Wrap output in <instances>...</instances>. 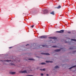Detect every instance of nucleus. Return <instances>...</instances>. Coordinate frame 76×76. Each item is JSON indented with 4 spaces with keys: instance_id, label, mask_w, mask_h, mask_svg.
<instances>
[{
    "instance_id": "nucleus-1",
    "label": "nucleus",
    "mask_w": 76,
    "mask_h": 76,
    "mask_svg": "<svg viewBox=\"0 0 76 76\" xmlns=\"http://www.w3.org/2000/svg\"><path fill=\"white\" fill-rule=\"evenodd\" d=\"M49 39H57V37H49L48 38Z\"/></svg>"
},
{
    "instance_id": "nucleus-34",
    "label": "nucleus",
    "mask_w": 76,
    "mask_h": 76,
    "mask_svg": "<svg viewBox=\"0 0 76 76\" xmlns=\"http://www.w3.org/2000/svg\"><path fill=\"white\" fill-rule=\"evenodd\" d=\"M27 45H29V44H27L26 45V46H27Z\"/></svg>"
},
{
    "instance_id": "nucleus-9",
    "label": "nucleus",
    "mask_w": 76,
    "mask_h": 76,
    "mask_svg": "<svg viewBox=\"0 0 76 76\" xmlns=\"http://www.w3.org/2000/svg\"><path fill=\"white\" fill-rule=\"evenodd\" d=\"M55 8L60 9V8H61V6L60 5H59L58 7H56Z\"/></svg>"
},
{
    "instance_id": "nucleus-27",
    "label": "nucleus",
    "mask_w": 76,
    "mask_h": 76,
    "mask_svg": "<svg viewBox=\"0 0 76 76\" xmlns=\"http://www.w3.org/2000/svg\"><path fill=\"white\" fill-rule=\"evenodd\" d=\"M40 70L41 71H42L43 70V69H40Z\"/></svg>"
},
{
    "instance_id": "nucleus-3",
    "label": "nucleus",
    "mask_w": 76,
    "mask_h": 76,
    "mask_svg": "<svg viewBox=\"0 0 76 76\" xmlns=\"http://www.w3.org/2000/svg\"><path fill=\"white\" fill-rule=\"evenodd\" d=\"M20 73H27V71L26 70H24L23 71H20Z\"/></svg>"
},
{
    "instance_id": "nucleus-23",
    "label": "nucleus",
    "mask_w": 76,
    "mask_h": 76,
    "mask_svg": "<svg viewBox=\"0 0 76 76\" xmlns=\"http://www.w3.org/2000/svg\"><path fill=\"white\" fill-rule=\"evenodd\" d=\"M42 47H45V45H42Z\"/></svg>"
},
{
    "instance_id": "nucleus-16",
    "label": "nucleus",
    "mask_w": 76,
    "mask_h": 76,
    "mask_svg": "<svg viewBox=\"0 0 76 76\" xmlns=\"http://www.w3.org/2000/svg\"><path fill=\"white\" fill-rule=\"evenodd\" d=\"M71 40L72 41H75V42H76V39H71Z\"/></svg>"
},
{
    "instance_id": "nucleus-35",
    "label": "nucleus",
    "mask_w": 76,
    "mask_h": 76,
    "mask_svg": "<svg viewBox=\"0 0 76 76\" xmlns=\"http://www.w3.org/2000/svg\"><path fill=\"white\" fill-rule=\"evenodd\" d=\"M67 42H65V43H67Z\"/></svg>"
},
{
    "instance_id": "nucleus-32",
    "label": "nucleus",
    "mask_w": 76,
    "mask_h": 76,
    "mask_svg": "<svg viewBox=\"0 0 76 76\" xmlns=\"http://www.w3.org/2000/svg\"><path fill=\"white\" fill-rule=\"evenodd\" d=\"M68 33H69V34H70L71 32H68Z\"/></svg>"
},
{
    "instance_id": "nucleus-4",
    "label": "nucleus",
    "mask_w": 76,
    "mask_h": 76,
    "mask_svg": "<svg viewBox=\"0 0 76 76\" xmlns=\"http://www.w3.org/2000/svg\"><path fill=\"white\" fill-rule=\"evenodd\" d=\"M41 54H44V55H47L48 56H49V55H50V54L49 53H41Z\"/></svg>"
},
{
    "instance_id": "nucleus-10",
    "label": "nucleus",
    "mask_w": 76,
    "mask_h": 76,
    "mask_svg": "<svg viewBox=\"0 0 76 76\" xmlns=\"http://www.w3.org/2000/svg\"><path fill=\"white\" fill-rule=\"evenodd\" d=\"M40 64H42V65H44L45 64V63L44 62H42Z\"/></svg>"
},
{
    "instance_id": "nucleus-22",
    "label": "nucleus",
    "mask_w": 76,
    "mask_h": 76,
    "mask_svg": "<svg viewBox=\"0 0 76 76\" xmlns=\"http://www.w3.org/2000/svg\"><path fill=\"white\" fill-rule=\"evenodd\" d=\"M56 32H57V33H60V31H56Z\"/></svg>"
},
{
    "instance_id": "nucleus-30",
    "label": "nucleus",
    "mask_w": 76,
    "mask_h": 76,
    "mask_svg": "<svg viewBox=\"0 0 76 76\" xmlns=\"http://www.w3.org/2000/svg\"><path fill=\"white\" fill-rule=\"evenodd\" d=\"M46 76H49V75H48V74H46Z\"/></svg>"
},
{
    "instance_id": "nucleus-7",
    "label": "nucleus",
    "mask_w": 76,
    "mask_h": 76,
    "mask_svg": "<svg viewBox=\"0 0 76 76\" xmlns=\"http://www.w3.org/2000/svg\"><path fill=\"white\" fill-rule=\"evenodd\" d=\"M50 14L53 15H54V11L52 12H50Z\"/></svg>"
},
{
    "instance_id": "nucleus-8",
    "label": "nucleus",
    "mask_w": 76,
    "mask_h": 76,
    "mask_svg": "<svg viewBox=\"0 0 76 76\" xmlns=\"http://www.w3.org/2000/svg\"><path fill=\"white\" fill-rule=\"evenodd\" d=\"M15 73V72H10V74H11L12 75H14Z\"/></svg>"
},
{
    "instance_id": "nucleus-33",
    "label": "nucleus",
    "mask_w": 76,
    "mask_h": 76,
    "mask_svg": "<svg viewBox=\"0 0 76 76\" xmlns=\"http://www.w3.org/2000/svg\"><path fill=\"white\" fill-rule=\"evenodd\" d=\"M12 64V65H14V64Z\"/></svg>"
},
{
    "instance_id": "nucleus-13",
    "label": "nucleus",
    "mask_w": 76,
    "mask_h": 76,
    "mask_svg": "<svg viewBox=\"0 0 76 76\" xmlns=\"http://www.w3.org/2000/svg\"><path fill=\"white\" fill-rule=\"evenodd\" d=\"M52 47H53V48H58V47H57V46H52Z\"/></svg>"
},
{
    "instance_id": "nucleus-21",
    "label": "nucleus",
    "mask_w": 76,
    "mask_h": 76,
    "mask_svg": "<svg viewBox=\"0 0 76 76\" xmlns=\"http://www.w3.org/2000/svg\"><path fill=\"white\" fill-rule=\"evenodd\" d=\"M26 76H34V75H26Z\"/></svg>"
},
{
    "instance_id": "nucleus-12",
    "label": "nucleus",
    "mask_w": 76,
    "mask_h": 76,
    "mask_svg": "<svg viewBox=\"0 0 76 76\" xmlns=\"http://www.w3.org/2000/svg\"><path fill=\"white\" fill-rule=\"evenodd\" d=\"M55 69H58L59 67L58 66H56L55 67Z\"/></svg>"
},
{
    "instance_id": "nucleus-29",
    "label": "nucleus",
    "mask_w": 76,
    "mask_h": 76,
    "mask_svg": "<svg viewBox=\"0 0 76 76\" xmlns=\"http://www.w3.org/2000/svg\"><path fill=\"white\" fill-rule=\"evenodd\" d=\"M43 71H45V69H43Z\"/></svg>"
},
{
    "instance_id": "nucleus-20",
    "label": "nucleus",
    "mask_w": 76,
    "mask_h": 76,
    "mask_svg": "<svg viewBox=\"0 0 76 76\" xmlns=\"http://www.w3.org/2000/svg\"><path fill=\"white\" fill-rule=\"evenodd\" d=\"M76 52V51H73V54H75V53Z\"/></svg>"
},
{
    "instance_id": "nucleus-17",
    "label": "nucleus",
    "mask_w": 76,
    "mask_h": 76,
    "mask_svg": "<svg viewBox=\"0 0 76 76\" xmlns=\"http://www.w3.org/2000/svg\"><path fill=\"white\" fill-rule=\"evenodd\" d=\"M28 60H33V61L34 60V59H32V58H29V59H28Z\"/></svg>"
},
{
    "instance_id": "nucleus-25",
    "label": "nucleus",
    "mask_w": 76,
    "mask_h": 76,
    "mask_svg": "<svg viewBox=\"0 0 76 76\" xmlns=\"http://www.w3.org/2000/svg\"><path fill=\"white\" fill-rule=\"evenodd\" d=\"M34 25H33L32 26H31V28H34Z\"/></svg>"
},
{
    "instance_id": "nucleus-2",
    "label": "nucleus",
    "mask_w": 76,
    "mask_h": 76,
    "mask_svg": "<svg viewBox=\"0 0 76 76\" xmlns=\"http://www.w3.org/2000/svg\"><path fill=\"white\" fill-rule=\"evenodd\" d=\"M48 10H44V11H43V14H45L46 13H48Z\"/></svg>"
},
{
    "instance_id": "nucleus-24",
    "label": "nucleus",
    "mask_w": 76,
    "mask_h": 76,
    "mask_svg": "<svg viewBox=\"0 0 76 76\" xmlns=\"http://www.w3.org/2000/svg\"><path fill=\"white\" fill-rule=\"evenodd\" d=\"M41 76H43L44 75V74L42 73L41 74Z\"/></svg>"
},
{
    "instance_id": "nucleus-15",
    "label": "nucleus",
    "mask_w": 76,
    "mask_h": 76,
    "mask_svg": "<svg viewBox=\"0 0 76 76\" xmlns=\"http://www.w3.org/2000/svg\"><path fill=\"white\" fill-rule=\"evenodd\" d=\"M44 38H47V36H43Z\"/></svg>"
},
{
    "instance_id": "nucleus-28",
    "label": "nucleus",
    "mask_w": 76,
    "mask_h": 76,
    "mask_svg": "<svg viewBox=\"0 0 76 76\" xmlns=\"http://www.w3.org/2000/svg\"><path fill=\"white\" fill-rule=\"evenodd\" d=\"M69 49H70V50H72V49H73V48H69Z\"/></svg>"
},
{
    "instance_id": "nucleus-11",
    "label": "nucleus",
    "mask_w": 76,
    "mask_h": 76,
    "mask_svg": "<svg viewBox=\"0 0 76 76\" xmlns=\"http://www.w3.org/2000/svg\"><path fill=\"white\" fill-rule=\"evenodd\" d=\"M76 66H72V67L69 68V69H72V68H73V67H76Z\"/></svg>"
},
{
    "instance_id": "nucleus-31",
    "label": "nucleus",
    "mask_w": 76,
    "mask_h": 76,
    "mask_svg": "<svg viewBox=\"0 0 76 76\" xmlns=\"http://www.w3.org/2000/svg\"><path fill=\"white\" fill-rule=\"evenodd\" d=\"M12 48V47H10L9 48H10H10Z\"/></svg>"
},
{
    "instance_id": "nucleus-19",
    "label": "nucleus",
    "mask_w": 76,
    "mask_h": 76,
    "mask_svg": "<svg viewBox=\"0 0 76 76\" xmlns=\"http://www.w3.org/2000/svg\"><path fill=\"white\" fill-rule=\"evenodd\" d=\"M46 63H50V61H46Z\"/></svg>"
},
{
    "instance_id": "nucleus-26",
    "label": "nucleus",
    "mask_w": 76,
    "mask_h": 76,
    "mask_svg": "<svg viewBox=\"0 0 76 76\" xmlns=\"http://www.w3.org/2000/svg\"><path fill=\"white\" fill-rule=\"evenodd\" d=\"M49 63H53V61H50Z\"/></svg>"
},
{
    "instance_id": "nucleus-6",
    "label": "nucleus",
    "mask_w": 76,
    "mask_h": 76,
    "mask_svg": "<svg viewBox=\"0 0 76 76\" xmlns=\"http://www.w3.org/2000/svg\"><path fill=\"white\" fill-rule=\"evenodd\" d=\"M60 33H63L64 32V30H60Z\"/></svg>"
},
{
    "instance_id": "nucleus-5",
    "label": "nucleus",
    "mask_w": 76,
    "mask_h": 76,
    "mask_svg": "<svg viewBox=\"0 0 76 76\" xmlns=\"http://www.w3.org/2000/svg\"><path fill=\"white\" fill-rule=\"evenodd\" d=\"M61 50V49H56L55 50V52H58V51H60Z\"/></svg>"
},
{
    "instance_id": "nucleus-14",
    "label": "nucleus",
    "mask_w": 76,
    "mask_h": 76,
    "mask_svg": "<svg viewBox=\"0 0 76 76\" xmlns=\"http://www.w3.org/2000/svg\"><path fill=\"white\" fill-rule=\"evenodd\" d=\"M39 38H44V36H40L39 37Z\"/></svg>"
},
{
    "instance_id": "nucleus-18",
    "label": "nucleus",
    "mask_w": 76,
    "mask_h": 76,
    "mask_svg": "<svg viewBox=\"0 0 76 76\" xmlns=\"http://www.w3.org/2000/svg\"><path fill=\"white\" fill-rule=\"evenodd\" d=\"M5 61H7V62H9V61H10V60H5Z\"/></svg>"
}]
</instances>
